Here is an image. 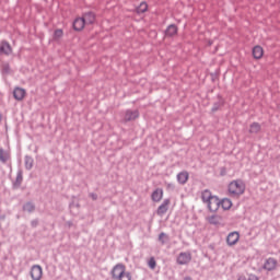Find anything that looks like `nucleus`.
I'll return each mask as SVG.
<instances>
[{
	"mask_svg": "<svg viewBox=\"0 0 280 280\" xmlns=\"http://www.w3.org/2000/svg\"><path fill=\"white\" fill-rule=\"evenodd\" d=\"M159 241L161 242V244H165V242H167V234H165V233H161L160 235H159Z\"/></svg>",
	"mask_w": 280,
	"mask_h": 280,
	"instance_id": "obj_25",
	"label": "nucleus"
},
{
	"mask_svg": "<svg viewBox=\"0 0 280 280\" xmlns=\"http://www.w3.org/2000/svg\"><path fill=\"white\" fill-rule=\"evenodd\" d=\"M248 280H259V277H257L255 273H252L248 276Z\"/></svg>",
	"mask_w": 280,
	"mask_h": 280,
	"instance_id": "obj_26",
	"label": "nucleus"
},
{
	"mask_svg": "<svg viewBox=\"0 0 280 280\" xmlns=\"http://www.w3.org/2000/svg\"><path fill=\"white\" fill-rule=\"evenodd\" d=\"M113 280H132V273L126 269V265L119 262L110 271Z\"/></svg>",
	"mask_w": 280,
	"mask_h": 280,
	"instance_id": "obj_2",
	"label": "nucleus"
},
{
	"mask_svg": "<svg viewBox=\"0 0 280 280\" xmlns=\"http://www.w3.org/2000/svg\"><path fill=\"white\" fill-rule=\"evenodd\" d=\"M151 200L153 202H161L163 200V188H156L152 194H151Z\"/></svg>",
	"mask_w": 280,
	"mask_h": 280,
	"instance_id": "obj_12",
	"label": "nucleus"
},
{
	"mask_svg": "<svg viewBox=\"0 0 280 280\" xmlns=\"http://www.w3.org/2000/svg\"><path fill=\"white\" fill-rule=\"evenodd\" d=\"M31 277L33 280L43 279V267H40L39 265H34L31 268Z\"/></svg>",
	"mask_w": 280,
	"mask_h": 280,
	"instance_id": "obj_6",
	"label": "nucleus"
},
{
	"mask_svg": "<svg viewBox=\"0 0 280 280\" xmlns=\"http://www.w3.org/2000/svg\"><path fill=\"white\" fill-rule=\"evenodd\" d=\"M228 191L230 196L238 198L246 191V184L241 179L232 180L228 186Z\"/></svg>",
	"mask_w": 280,
	"mask_h": 280,
	"instance_id": "obj_3",
	"label": "nucleus"
},
{
	"mask_svg": "<svg viewBox=\"0 0 280 280\" xmlns=\"http://www.w3.org/2000/svg\"><path fill=\"white\" fill-rule=\"evenodd\" d=\"M191 261V254L190 253H180L177 257V264L179 266H185Z\"/></svg>",
	"mask_w": 280,
	"mask_h": 280,
	"instance_id": "obj_9",
	"label": "nucleus"
},
{
	"mask_svg": "<svg viewBox=\"0 0 280 280\" xmlns=\"http://www.w3.org/2000/svg\"><path fill=\"white\" fill-rule=\"evenodd\" d=\"M184 280H191V278L187 277V278H185Z\"/></svg>",
	"mask_w": 280,
	"mask_h": 280,
	"instance_id": "obj_30",
	"label": "nucleus"
},
{
	"mask_svg": "<svg viewBox=\"0 0 280 280\" xmlns=\"http://www.w3.org/2000/svg\"><path fill=\"white\" fill-rule=\"evenodd\" d=\"M187 180H189V173L188 172L183 171L177 175V182L179 183V185H186Z\"/></svg>",
	"mask_w": 280,
	"mask_h": 280,
	"instance_id": "obj_15",
	"label": "nucleus"
},
{
	"mask_svg": "<svg viewBox=\"0 0 280 280\" xmlns=\"http://www.w3.org/2000/svg\"><path fill=\"white\" fill-rule=\"evenodd\" d=\"M1 118H2V116H1V114H0V121H1Z\"/></svg>",
	"mask_w": 280,
	"mask_h": 280,
	"instance_id": "obj_31",
	"label": "nucleus"
},
{
	"mask_svg": "<svg viewBox=\"0 0 280 280\" xmlns=\"http://www.w3.org/2000/svg\"><path fill=\"white\" fill-rule=\"evenodd\" d=\"M201 200L207 205L209 211H212L213 213H215V211L220 209V198H218V196L215 195H212L211 191L208 189L201 192Z\"/></svg>",
	"mask_w": 280,
	"mask_h": 280,
	"instance_id": "obj_1",
	"label": "nucleus"
},
{
	"mask_svg": "<svg viewBox=\"0 0 280 280\" xmlns=\"http://www.w3.org/2000/svg\"><path fill=\"white\" fill-rule=\"evenodd\" d=\"M237 280H247L246 276H240Z\"/></svg>",
	"mask_w": 280,
	"mask_h": 280,
	"instance_id": "obj_27",
	"label": "nucleus"
},
{
	"mask_svg": "<svg viewBox=\"0 0 280 280\" xmlns=\"http://www.w3.org/2000/svg\"><path fill=\"white\" fill-rule=\"evenodd\" d=\"M125 121H135V119H139V110H132V109H128L125 112V116H124Z\"/></svg>",
	"mask_w": 280,
	"mask_h": 280,
	"instance_id": "obj_10",
	"label": "nucleus"
},
{
	"mask_svg": "<svg viewBox=\"0 0 280 280\" xmlns=\"http://www.w3.org/2000/svg\"><path fill=\"white\" fill-rule=\"evenodd\" d=\"M176 34H178V26L171 24L165 32V36H168L172 38V36H176Z\"/></svg>",
	"mask_w": 280,
	"mask_h": 280,
	"instance_id": "obj_17",
	"label": "nucleus"
},
{
	"mask_svg": "<svg viewBox=\"0 0 280 280\" xmlns=\"http://www.w3.org/2000/svg\"><path fill=\"white\" fill-rule=\"evenodd\" d=\"M240 242V232H231L226 237L228 246H235Z\"/></svg>",
	"mask_w": 280,
	"mask_h": 280,
	"instance_id": "obj_8",
	"label": "nucleus"
},
{
	"mask_svg": "<svg viewBox=\"0 0 280 280\" xmlns=\"http://www.w3.org/2000/svg\"><path fill=\"white\" fill-rule=\"evenodd\" d=\"M209 45H212V43H211V42H209Z\"/></svg>",
	"mask_w": 280,
	"mask_h": 280,
	"instance_id": "obj_32",
	"label": "nucleus"
},
{
	"mask_svg": "<svg viewBox=\"0 0 280 280\" xmlns=\"http://www.w3.org/2000/svg\"><path fill=\"white\" fill-rule=\"evenodd\" d=\"M137 14H143L148 12V2H141L137 9H136Z\"/></svg>",
	"mask_w": 280,
	"mask_h": 280,
	"instance_id": "obj_20",
	"label": "nucleus"
},
{
	"mask_svg": "<svg viewBox=\"0 0 280 280\" xmlns=\"http://www.w3.org/2000/svg\"><path fill=\"white\" fill-rule=\"evenodd\" d=\"M220 206L222 207V209L224 211H229V209H231V207H233V201H231V199H229V198H224L221 201Z\"/></svg>",
	"mask_w": 280,
	"mask_h": 280,
	"instance_id": "obj_19",
	"label": "nucleus"
},
{
	"mask_svg": "<svg viewBox=\"0 0 280 280\" xmlns=\"http://www.w3.org/2000/svg\"><path fill=\"white\" fill-rule=\"evenodd\" d=\"M0 54H5L7 56H10V54H12V46H10V43L8 42L0 43Z\"/></svg>",
	"mask_w": 280,
	"mask_h": 280,
	"instance_id": "obj_14",
	"label": "nucleus"
},
{
	"mask_svg": "<svg viewBox=\"0 0 280 280\" xmlns=\"http://www.w3.org/2000/svg\"><path fill=\"white\" fill-rule=\"evenodd\" d=\"M209 224H213L214 226H220L222 224V218L218 215H212L208 218Z\"/></svg>",
	"mask_w": 280,
	"mask_h": 280,
	"instance_id": "obj_18",
	"label": "nucleus"
},
{
	"mask_svg": "<svg viewBox=\"0 0 280 280\" xmlns=\"http://www.w3.org/2000/svg\"><path fill=\"white\" fill-rule=\"evenodd\" d=\"M148 266H149V268H151V270H154V268H156V260L154 259V257H151L149 259Z\"/></svg>",
	"mask_w": 280,
	"mask_h": 280,
	"instance_id": "obj_24",
	"label": "nucleus"
},
{
	"mask_svg": "<svg viewBox=\"0 0 280 280\" xmlns=\"http://www.w3.org/2000/svg\"><path fill=\"white\" fill-rule=\"evenodd\" d=\"M170 205H172L171 199H164L163 202L159 206L156 213L160 218H163L167 211H170Z\"/></svg>",
	"mask_w": 280,
	"mask_h": 280,
	"instance_id": "obj_4",
	"label": "nucleus"
},
{
	"mask_svg": "<svg viewBox=\"0 0 280 280\" xmlns=\"http://www.w3.org/2000/svg\"><path fill=\"white\" fill-rule=\"evenodd\" d=\"M85 25H93L95 23V13L89 12L83 15Z\"/></svg>",
	"mask_w": 280,
	"mask_h": 280,
	"instance_id": "obj_16",
	"label": "nucleus"
},
{
	"mask_svg": "<svg viewBox=\"0 0 280 280\" xmlns=\"http://www.w3.org/2000/svg\"><path fill=\"white\" fill-rule=\"evenodd\" d=\"M0 160L5 161L4 155H2L1 153H0Z\"/></svg>",
	"mask_w": 280,
	"mask_h": 280,
	"instance_id": "obj_29",
	"label": "nucleus"
},
{
	"mask_svg": "<svg viewBox=\"0 0 280 280\" xmlns=\"http://www.w3.org/2000/svg\"><path fill=\"white\" fill-rule=\"evenodd\" d=\"M25 95H27V92L25 91V89L15 88V89L13 90V97H14V100H16L18 102H23V100H25Z\"/></svg>",
	"mask_w": 280,
	"mask_h": 280,
	"instance_id": "obj_7",
	"label": "nucleus"
},
{
	"mask_svg": "<svg viewBox=\"0 0 280 280\" xmlns=\"http://www.w3.org/2000/svg\"><path fill=\"white\" fill-rule=\"evenodd\" d=\"M84 18H77L73 22V30H75V32H82V30H84Z\"/></svg>",
	"mask_w": 280,
	"mask_h": 280,
	"instance_id": "obj_13",
	"label": "nucleus"
},
{
	"mask_svg": "<svg viewBox=\"0 0 280 280\" xmlns=\"http://www.w3.org/2000/svg\"><path fill=\"white\" fill-rule=\"evenodd\" d=\"M277 266H279V262L277 261V259L270 257L265 260L262 268L264 270H267L268 272H270L272 270H277Z\"/></svg>",
	"mask_w": 280,
	"mask_h": 280,
	"instance_id": "obj_5",
	"label": "nucleus"
},
{
	"mask_svg": "<svg viewBox=\"0 0 280 280\" xmlns=\"http://www.w3.org/2000/svg\"><path fill=\"white\" fill-rule=\"evenodd\" d=\"M0 160L5 161L4 155H2L1 153H0Z\"/></svg>",
	"mask_w": 280,
	"mask_h": 280,
	"instance_id": "obj_28",
	"label": "nucleus"
},
{
	"mask_svg": "<svg viewBox=\"0 0 280 280\" xmlns=\"http://www.w3.org/2000/svg\"><path fill=\"white\" fill-rule=\"evenodd\" d=\"M24 211H27L28 213H32V211H34L35 207L33 206L32 202H28L26 203L24 207H23Z\"/></svg>",
	"mask_w": 280,
	"mask_h": 280,
	"instance_id": "obj_23",
	"label": "nucleus"
},
{
	"mask_svg": "<svg viewBox=\"0 0 280 280\" xmlns=\"http://www.w3.org/2000/svg\"><path fill=\"white\" fill-rule=\"evenodd\" d=\"M65 35V32L61 30V28H57L55 32H54V40H60V38Z\"/></svg>",
	"mask_w": 280,
	"mask_h": 280,
	"instance_id": "obj_22",
	"label": "nucleus"
},
{
	"mask_svg": "<svg viewBox=\"0 0 280 280\" xmlns=\"http://www.w3.org/2000/svg\"><path fill=\"white\" fill-rule=\"evenodd\" d=\"M252 54L255 60H261L264 58V47L259 45L254 46Z\"/></svg>",
	"mask_w": 280,
	"mask_h": 280,
	"instance_id": "obj_11",
	"label": "nucleus"
},
{
	"mask_svg": "<svg viewBox=\"0 0 280 280\" xmlns=\"http://www.w3.org/2000/svg\"><path fill=\"white\" fill-rule=\"evenodd\" d=\"M260 130H261V125H259V122H254L249 127L250 135H257V132H260Z\"/></svg>",
	"mask_w": 280,
	"mask_h": 280,
	"instance_id": "obj_21",
	"label": "nucleus"
}]
</instances>
